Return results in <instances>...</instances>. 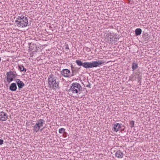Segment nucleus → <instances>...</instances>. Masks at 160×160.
Instances as JSON below:
<instances>
[{
    "instance_id": "1",
    "label": "nucleus",
    "mask_w": 160,
    "mask_h": 160,
    "mask_svg": "<svg viewBox=\"0 0 160 160\" xmlns=\"http://www.w3.org/2000/svg\"><path fill=\"white\" fill-rule=\"evenodd\" d=\"M76 62L79 66H82L86 68H90L94 67H97L99 65L103 64L104 62L103 60H100L98 61H95L90 62H82L79 60H77L76 61Z\"/></svg>"
},
{
    "instance_id": "2",
    "label": "nucleus",
    "mask_w": 160,
    "mask_h": 160,
    "mask_svg": "<svg viewBox=\"0 0 160 160\" xmlns=\"http://www.w3.org/2000/svg\"><path fill=\"white\" fill-rule=\"evenodd\" d=\"M15 21L16 25L19 27L24 28L27 26L28 20L27 17L18 16Z\"/></svg>"
},
{
    "instance_id": "3",
    "label": "nucleus",
    "mask_w": 160,
    "mask_h": 160,
    "mask_svg": "<svg viewBox=\"0 0 160 160\" xmlns=\"http://www.w3.org/2000/svg\"><path fill=\"white\" fill-rule=\"evenodd\" d=\"M56 78L51 74L48 78V85L50 88L56 89L59 88V82L56 81Z\"/></svg>"
},
{
    "instance_id": "4",
    "label": "nucleus",
    "mask_w": 160,
    "mask_h": 160,
    "mask_svg": "<svg viewBox=\"0 0 160 160\" xmlns=\"http://www.w3.org/2000/svg\"><path fill=\"white\" fill-rule=\"evenodd\" d=\"M45 123V121L43 119H40L36 122V123L33 127V130L36 132H38L39 130H42L43 128H42Z\"/></svg>"
},
{
    "instance_id": "5",
    "label": "nucleus",
    "mask_w": 160,
    "mask_h": 160,
    "mask_svg": "<svg viewBox=\"0 0 160 160\" xmlns=\"http://www.w3.org/2000/svg\"><path fill=\"white\" fill-rule=\"evenodd\" d=\"M82 88L80 84L76 82L73 83L70 88V90L73 93H78L81 90Z\"/></svg>"
},
{
    "instance_id": "6",
    "label": "nucleus",
    "mask_w": 160,
    "mask_h": 160,
    "mask_svg": "<svg viewBox=\"0 0 160 160\" xmlns=\"http://www.w3.org/2000/svg\"><path fill=\"white\" fill-rule=\"evenodd\" d=\"M7 80L8 82L10 83L13 80V79L16 78L17 74H16L10 71L7 72Z\"/></svg>"
},
{
    "instance_id": "7",
    "label": "nucleus",
    "mask_w": 160,
    "mask_h": 160,
    "mask_svg": "<svg viewBox=\"0 0 160 160\" xmlns=\"http://www.w3.org/2000/svg\"><path fill=\"white\" fill-rule=\"evenodd\" d=\"M61 74L65 78H70L71 73L69 70L67 69H63L61 71Z\"/></svg>"
},
{
    "instance_id": "8",
    "label": "nucleus",
    "mask_w": 160,
    "mask_h": 160,
    "mask_svg": "<svg viewBox=\"0 0 160 160\" xmlns=\"http://www.w3.org/2000/svg\"><path fill=\"white\" fill-rule=\"evenodd\" d=\"M8 115L4 112H0V121H4L8 119Z\"/></svg>"
},
{
    "instance_id": "9",
    "label": "nucleus",
    "mask_w": 160,
    "mask_h": 160,
    "mask_svg": "<svg viewBox=\"0 0 160 160\" xmlns=\"http://www.w3.org/2000/svg\"><path fill=\"white\" fill-rule=\"evenodd\" d=\"M16 82L18 87V89L20 90L24 86V83L19 79H17L16 80Z\"/></svg>"
},
{
    "instance_id": "10",
    "label": "nucleus",
    "mask_w": 160,
    "mask_h": 160,
    "mask_svg": "<svg viewBox=\"0 0 160 160\" xmlns=\"http://www.w3.org/2000/svg\"><path fill=\"white\" fill-rule=\"evenodd\" d=\"M124 155L123 153L120 150L117 151L115 154V157L118 158H121Z\"/></svg>"
},
{
    "instance_id": "11",
    "label": "nucleus",
    "mask_w": 160,
    "mask_h": 160,
    "mask_svg": "<svg viewBox=\"0 0 160 160\" xmlns=\"http://www.w3.org/2000/svg\"><path fill=\"white\" fill-rule=\"evenodd\" d=\"M113 131L116 132L119 131V129L121 128V125L120 124L116 123L113 125Z\"/></svg>"
},
{
    "instance_id": "12",
    "label": "nucleus",
    "mask_w": 160,
    "mask_h": 160,
    "mask_svg": "<svg viewBox=\"0 0 160 160\" xmlns=\"http://www.w3.org/2000/svg\"><path fill=\"white\" fill-rule=\"evenodd\" d=\"M17 89V87L15 83H12L9 86V89L12 91H16Z\"/></svg>"
},
{
    "instance_id": "13",
    "label": "nucleus",
    "mask_w": 160,
    "mask_h": 160,
    "mask_svg": "<svg viewBox=\"0 0 160 160\" xmlns=\"http://www.w3.org/2000/svg\"><path fill=\"white\" fill-rule=\"evenodd\" d=\"M142 30L141 29L138 28L136 29L135 30V33L137 36L140 35L142 33Z\"/></svg>"
},
{
    "instance_id": "14",
    "label": "nucleus",
    "mask_w": 160,
    "mask_h": 160,
    "mask_svg": "<svg viewBox=\"0 0 160 160\" xmlns=\"http://www.w3.org/2000/svg\"><path fill=\"white\" fill-rule=\"evenodd\" d=\"M18 68L21 72L22 71H24L25 72H26L27 71L26 69L22 65L18 66Z\"/></svg>"
},
{
    "instance_id": "15",
    "label": "nucleus",
    "mask_w": 160,
    "mask_h": 160,
    "mask_svg": "<svg viewBox=\"0 0 160 160\" xmlns=\"http://www.w3.org/2000/svg\"><path fill=\"white\" fill-rule=\"evenodd\" d=\"M138 67V64L135 63H133L132 65V68L133 70L136 69Z\"/></svg>"
},
{
    "instance_id": "16",
    "label": "nucleus",
    "mask_w": 160,
    "mask_h": 160,
    "mask_svg": "<svg viewBox=\"0 0 160 160\" xmlns=\"http://www.w3.org/2000/svg\"><path fill=\"white\" fill-rule=\"evenodd\" d=\"M113 36L111 35H109L108 36V41L111 42L112 41V39L113 38Z\"/></svg>"
},
{
    "instance_id": "17",
    "label": "nucleus",
    "mask_w": 160,
    "mask_h": 160,
    "mask_svg": "<svg viewBox=\"0 0 160 160\" xmlns=\"http://www.w3.org/2000/svg\"><path fill=\"white\" fill-rule=\"evenodd\" d=\"M65 131V129L63 128H61L59 130V132L60 133H62Z\"/></svg>"
},
{
    "instance_id": "18",
    "label": "nucleus",
    "mask_w": 160,
    "mask_h": 160,
    "mask_svg": "<svg viewBox=\"0 0 160 160\" xmlns=\"http://www.w3.org/2000/svg\"><path fill=\"white\" fill-rule=\"evenodd\" d=\"M134 121H132L130 122V124L131 125V127H134Z\"/></svg>"
},
{
    "instance_id": "19",
    "label": "nucleus",
    "mask_w": 160,
    "mask_h": 160,
    "mask_svg": "<svg viewBox=\"0 0 160 160\" xmlns=\"http://www.w3.org/2000/svg\"><path fill=\"white\" fill-rule=\"evenodd\" d=\"M72 74H71V76H70V77L73 76V75H74L73 73H74V71H73V70L72 69Z\"/></svg>"
},
{
    "instance_id": "20",
    "label": "nucleus",
    "mask_w": 160,
    "mask_h": 160,
    "mask_svg": "<svg viewBox=\"0 0 160 160\" xmlns=\"http://www.w3.org/2000/svg\"><path fill=\"white\" fill-rule=\"evenodd\" d=\"M3 143V141L2 140L0 139V145H2Z\"/></svg>"
},
{
    "instance_id": "21",
    "label": "nucleus",
    "mask_w": 160,
    "mask_h": 160,
    "mask_svg": "<svg viewBox=\"0 0 160 160\" xmlns=\"http://www.w3.org/2000/svg\"><path fill=\"white\" fill-rule=\"evenodd\" d=\"M65 49H69V47H68V46L67 45L66 46V47H65Z\"/></svg>"
},
{
    "instance_id": "22",
    "label": "nucleus",
    "mask_w": 160,
    "mask_h": 160,
    "mask_svg": "<svg viewBox=\"0 0 160 160\" xmlns=\"http://www.w3.org/2000/svg\"><path fill=\"white\" fill-rule=\"evenodd\" d=\"M28 45H29V46L30 47H31V45H32V43H28Z\"/></svg>"
},
{
    "instance_id": "23",
    "label": "nucleus",
    "mask_w": 160,
    "mask_h": 160,
    "mask_svg": "<svg viewBox=\"0 0 160 160\" xmlns=\"http://www.w3.org/2000/svg\"><path fill=\"white\" fill-rule=\"evenodd\" d=\"M1 58L0 57V62L1 61Z\"/></svg>"
},
{
    "instance_id": "24",
    "label": "nucleus",
    "mask_w": 160,
    "mask_h": 160,
    "mask_svg": "<svg viewBox=\"0 0 160 160\" xmlns=\"http://www.w3.org/2000/svg\"><path fill=\"white\" fill-rule=\"evenodd\" d=\"M89 85H87V87H89Z\"/></svg>"
}]
</instances>
